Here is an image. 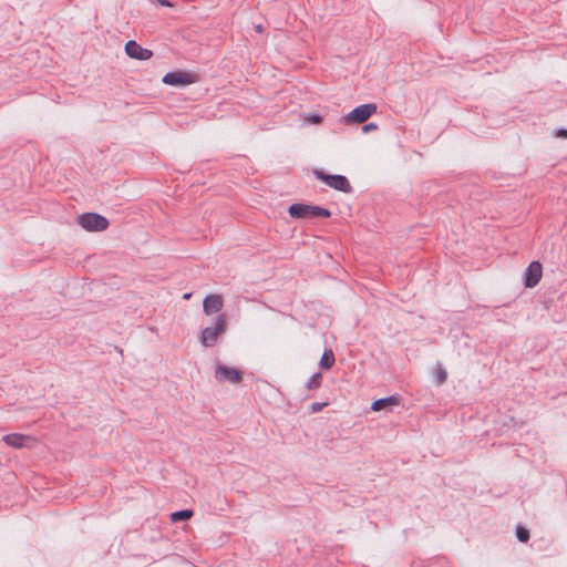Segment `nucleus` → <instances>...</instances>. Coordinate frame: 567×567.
I'll return each mask as SVG.
<instances>
[{"instance_id":"f3484780","label":"nucleus","mask_w":567,"mask_h":567,"mask_svg":"<svg viewBox=\"0 0 567 567\" xmlns=\"http://www.w3.org/2000/svg\"><path fill=\"white\" fill-rule=\"evenodd\" d=\"M447 380V372L444 368H442L441 365H439L437 370H436V373H435V381L437 383V385H442L446 382Z\"/></svg>"},{"instance_id":"2eb2a0df","label":"nucleus","mask_w":567,"mask_h":567,"mask_svg":"<svg viewBox=\"0 0 567 567\" xmlns=\"http://www.w3.org/2000/svg\"><path fill=\"white\" fill-rule=\"evenodd\" d=\"M322 374L320 372L315 373L307 382L306 388L308 390H317L321 385Z\"/></svg>"},{"instance_id":"9b49d317","label":"nucleus","mask_w":567,"mask_h":567,"mask_svg":"<svg viewBox=\"0 0 567 567\" xmlns=\"http://www.w3.org/2000/svg\"><path fill=\"white\" fill-rule=\"evenodd\" d=\"M223 306L224 300L220 295H208L203 301V310L207 316L219 312Z\"/></svg>"},{"instance_id":"6ab92c4d","label":"nucleus","mask_w":567,"mask_h":567,"mask_svg":"<svg viewBox=\"0 0 567 567\" xmlns=\"http://www.w3.org/2000/svg\"><path fill=\"white\" fill-rule=\"evenodd\" d=\"M377 128H378V125L375 123L371 122V123L363 125L362 131L364 133H369L371 131H375Z\"/></svg>"},{"instance_id":"4468645a","label":"nucleus","mask_w":567,"mask_h":567,"mask_svg":"<svg viewBox=\"0 0 567 567\" xmlns=\"http://www.w3.org/2000/svg\"><path fill=\"white\" fill-rule=\"evenodd\" d=\"M193 511L192 509H182V511H176L174 513L171 514V520L176 523V522H182V520H187L189 519L192 516H193Z\"/></svg>"},{"instance_id":"6e6552de","label":"nucleus","mask_w":567,"mask_h":567,"mask_svg":"<svg viewBox=\"0 0 567 567\" xmlns=\"http://www.w3.org/2000/svg\"><path fill=\"white\" fill-rule=\"evenodd\" d=\"M543 276V266L539 261H532L524 272V286L534 288L538 285Z\"/></svg>"},{"instance_id":"0eeeda50","label":"nucleus","mask_w":567,"mask_h":567,"mask_svg":"<svg viewBox=\"0 0 567 567\" xmlns=\"http://www.w3.org/2000/svg\"><path fill=\"white\" fill-rule=\"evenodd\" d=\"M243 371L218 363L215 368V378L218 381H226L231 384H238L243 381Z\"/></svg>"},{"instance_id":"dca6fc26","label":"nucleus","mask_w":567,"mask_h":567,"mask_svg":"<svg viewBox=\"0 0 567 567\" xmlns=\"http://www.w3.org/2000/svg\"><path fill=\"white\" fill-rule=\"evenodd\" d=\"M516 537L520 543H527L530 537L529 530L526 527L517 526Z\"/></svg>"},{"instance_id":"1a4fd4ad","label":"nucleus","mask_w":567,"mask_h":567,"mask_svg":"<svg viewBox=\"0 0 567 567\" xmlns=\"http://www.w3.org/2000/svg\"><path fill=\"white\" fill-rule=\"evenodd\" d=\"M125 53L135 60L146 61L153 56V52L141 47L136 41L130 40L125 43Z\"/></svg>"},{"instance_id":"9d476101","label":"nucleus","mask_w":567,"mask_h":567,"mask_svg":"<svg viewBox=\"0 0 567 567\" xmlns=\"http://www.w3.org/2000/svg\"><path fill=\"white\" fill-rule=\"evenodd\" d=\"M3 442L9 446L21 449L24 446L30 447L31 445L29 443H34L35 440L30 435L11 433L3 436Z\"/></svg>"},{"instance_id":"7ed1b4c3","label":"nucleus","mask_w":567,"mask_h":567,"mask_svg":"<svg viewBox=\"0 0 567 567\" xmlns=\"http://www.w3.org/2000/svg\"><path fill=\"white\" fill-rule=\"evenodd\" d=\"M313 175L318 181L324 183L326 185H328L329 187H331L336 190H339V192H342L346 194L352 193V190H353L349 179L344 175L327 174L322 169H313Z\"/></svg>"},{"instance_id":"a211bd4d","label":"nucleus","mask_w":567,"mask_h":567,"mask_svg":"<svg viewBox=\"0 0 567 567\" xmlns=\"http://www.w3.org/2000/svg\"><path fill=\"white\" fill-rule=\"evenodd\" d=\"M328 405V402H313L311 405H310V411L312 413H317L319 411H321L324 406Z\"/></svg>"},{"instance_id":"b1692460","label":"nucleus","mask_w":567,"mask_h":567,"mask_svg":"<svg viewBox=\"0 0 567 567\" xmlns=\"http://www.w3.org/2000/svg\"><path fill=\"white\" fill-rule=\"evenodd\" d=\"M190 297V293H185L184 299H188Z\"/></svg>"},{"instance_id":"f03ea898","label":"nucleus","mask_w":567,"mask_h":567,"mask_svg":"<svg viewBox=\"0 0 567 567\" xmlns=\"http://www.w3.org/2000/svg\"><path fill=\"white\" fill-rule=\"evenodd\" d=\"M227 330L226 315L220 313L217 316L214 326L206 327L202 330L199 341L206 347L210 348L215 346L220 334H224Z\"/></svg>"},{"instance_id":"412c9836","label":"nucleus","mask_w":567,"mask_h":567,"mask_svg":"<svg viewBox=\"0 0 567 567\" xmlns=\"http://www.w3.org/2000/svg\"><path fill=\"white\" fill-rule=\"evenodd\" d=\"M322 120V117L320 115H317V114H312L310 117H309V121L313 124H318L320 123Z\"/></svg>"},{"instance_id":"f257e3e1","label":"nucleus","mask_w":567,"mask_h":567,"mask_svg":"<svg viewBox=\"0 0 567 567\" xmlns=\"http://www.w3.org/2000/svg\"><path fill=\"white\" fill-rule=\"evenodd\" d=\"M288 213L290 217L297 219H308V218H329L331 217V212L328 208H323L316 205L305 204V203H293L289 206Z\"/></svg>"},{"instance_id":"423d86ee","label":"nucleus","mask_w":567,"mask_h":567,"mask_svg":"<svg viewBox=\"0 0 567 567\" xmlns=\"http://www.w3.org/2000/svg\"><path fill=\"white\" fill-rule=\"evenodd\" d=\"M198 81V75L196 73L184 71V70H176L166 73L162 82L164 84L171 85V86H186L193 83H196Z\"/></svg>"},{"instance_id":"f8f14e48","label":"nucleus","mask_w":567,"mask_h":567,"mask_svg":"<svg viewBox=\"0 0 567 567\" xmlns=\"http://www.w3.org/2000/svg\"><path fill=\"white\" fill-rule=\"evenodd\" d=\"M400 399L401 398L399 394L378 399V400L373 401V403L371 404V410L378 412V411H381L390 405H398L400 403Z\"/></svg>"},{"instance_id":"4be33fe9","label":"nucleus","mask_w":567,"mask_h":567,"mask_svg":"<svg viewBox=\"0 0 567 567\" xmlns=\"http://www.w3.org/2000/svg\"><path fill=\"white\" fill-rule=\"evenodd\" d=\"M158 2L164 7H171V2L168 0H158Z\"/></svg>"},{"instance_id":"39448f33","label":"nucleus","mask_w":567,"mask_h":567,"mask_svg":"<svg viewBox=\"0 0 567 567\" xmlns=\"http://www.w3.org/2000/svg\"><path fill=\"white\" fill-rule=\"evenodd\" d=\"M377 112L374 103L361 104L340 118L343 124H362Z\"/></svg>"},{"instance_id":"20e7f679","label":"nucleus","mask_w":567,"mask_h":567,"mask_svg":"<svg viewBox=\"0 0 567 567\" xmlns=\"http://www.w3.org/2000/svg\"><path fill=\"white\" fill-rule=\"evenodd\" d=\"M78 224L86 231H103L110 225L107 218L97 213H83L79 215Z\"/></svg>"},{"instance_id":"aec40b11","label":"nucleus","mask_w":567,"mask_h":567,"mask_svg":"<svg viewBox=\"0 0 567 567\" xmlns=\"http://www.w3.org/2000/svg\"><path fill=\"white\" fill-rule=\"evenodd\" d=\"M556 136L567 138V128H559L556 131Z\"/></svg>"},{"instance_id":"5701e85b","label":"nucleus","mask_w":567,"mask_h":567,"mask_svg":"<svg viewBox=\"0 0 567 567\" xmlns=\"http://www.w3.org/2000/svg\"><path fill=\"white\" fill-rule=\"evenodd\" d=\"M256 30H257V32H261V30H262L261 25H257Z\"/></svg>"},{"instance_id":"ddd939ff","label":"nucleus","mask_w":567,"mask_h":567,"mask_svg":"<svg viewBox=\"0 0 567 567\" xmlns=\"http://www.w3.org/2000/svg\"><path fill=\"white\" fill-rule=\"evenodd\" d=\"M334 361H336V359H334L333 351L331 349H324V351L321 355L319 365L323 370H329L333 367Z\"/></svg>"}]
</instances>
